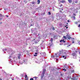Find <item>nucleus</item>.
I'll return each instance as SVG.
<instances>
[{
	"label": "nucleus",
	"mask_w": 80,
	"mask_h": 80,
	"mask_svg": "<svg viewBox=\"0 0 80 80\" xmlns=\"http://www.w3.org/2000/svg\"><path fill=\"white\" fill-rule=\"evenodd\" d=\"M59 55H60V54H64V53H66V51L65 50H62L61 51H60L58 52Z\"/></svg>",
	"instance_id": "obj_1"
},
{
	"label": "nucleus",
	"mask_w": 80,
	"mask_h": 80,
	"mask_svg": "<svg viewBox=\"0 0 80 80\" xmlns=\"http://www.w3.org/2000/svg\"><path fill=\"white\" fill-rule=\"evenodd\" d=\"M42 35H40V36H38V38L39 40H40V38H42Z\"/></svg>",
	"instance_id": "obj_13"
},
{
	"label": "nucleus",
	"mask_w": 80,
	"mask_h": 80,
	"mask_svg": "<svg viewBox=\"0 0 80 80\" xmlns=\"http://www.w3.org/2000/svg\"><path fill=\"white\" fill-rule=\"evenodd\" d=\"M35 55H37V52L35 53Z\"/></svg>",
	"instance_id": "obj_40"
},
{
	"label": "nucleus",
	"mask_w": 80,
	"mask_h": 80,
	"mask_svg": "<svg viewBox=\"0 0 80 80\" xmlns=\"http://www.w3.org/2000/svg\"><path fill=\"white\" fill-rule=\"evenodd\" d=\"M2 18H1V19H0V20H2Z\"/></svg>",
	"instance_id": "obj_56"
},
{
	"label": "nucleus",
	"mask_w": 80,
	"mask_h": 80,
	"mask_svg": "<svg viewBox=\"0 0 80 80\" xmlns=\"http://www.w3.org/2000/svg\"><path fill=\"white\" fill-rule=\"evenodd\" d=\"M21 56V54H18V57L19 59H20V57Z\"/></svg>",
	"instance_id": "obj_4"
},
{
	"label": "nucleus",
	"mask_w": 80,
	"mask_h": 80,
	"mask_svg": "<svg viewBox=\"0 0 80 80\" xmlns=\"http://www.w3.org/2000/svg\"><path fill=\"white\" fill-rule=\"evenodd\" d=\"M72 43H74V41H73L72 42Z\"/></svg>",
	"instance_id": "obj_39"
},
{
	"label": "nucleus",
	"mask_w": 80,
	"mask_h": 80,
	"mask_svg": "<svg viewBox=\"0 0 80 80\" xmlns=\"http://www.w3.org/2000/svg\"><path fill=\"white\" fill-rule=\"evenodd\" d=\"M67 26H68V25H66V26H65V28H66V27H67Z\"/></svg>",
	"instance_id": "obj_38"
},
{
	"label": "nucleus",
	"mask_w": 80,
	"mask_h": 80,
	"mask_svg": "<svg viewBox=\"0 0 80 80\" xmlns=\"http://www.w3.org/2000/svg\"><path fill=\"white\" fill-rule=\"evenodd\" d=\"M64 68H67V69L68 68V66H64Z\"/></svg>",
	"instance_id": "obj_10"
},
{
	"label": "nucleus",
	"mask_w": 80,
	"mask_h": 80,
	"mask_svg": "<svg viewBox=\"0 0 80 80\" xmlns=\"http://www.w3.org/2000/svg\"><path fill=\"white\" fill-rule=\"evenodd\" d=\"M60 13H63V12H62V11L61 10L60 11Z\"/></svg>",
	"instance_id": "obj_30"
},
{
	"label": "nucleus",
	"mask_w": 80,
	"mask_h": 80,
	"mask_svg": "<svg viewBox=\"0 0 80 80\" xmlns=\"http://www.w3.org/2000/svg\"><path fill=\"white\" fill-rule=\"evenodd\" d=\"M76 55V53H75V52H73L72 53V56H75Z\"/></svg>",
	"instance_id": "obj_8"
},
{
	"label": "nucleus",
	"mask_w": 80,
	"mask_h": 80,
	"mask_svg": "<svg viewBox=\"0 0 80 80\" xmlns=\"http://www.w3.org/2000/svg\"><path fill=\"white\" fill-rule=\"evenodd\" d=\"M36 52H38V50H37Z\"/></svg>",
	"instance_id": "obj_44"
},
{
	"label": "nucleus",
	"mask_w": 80,
	"mask_h": 80,
	"mask_svg": "<svg viewBox=\"0 0 80 80\" xmlns=\"http://www.w3.org/2000/svg\"><path fill=\"white\" fill-rule=\"evenodd\" d=\"M35 2H32V4H35Z\"/></svg>",
	"instance_id": "obj_28"
},
{
	"label": "nucleus",
	"mask_w": 80,
	"mask_h": 80,
	"mask_svg": "<svg viewBox=\"0 0 80 80\" xmlns=\"http://www.w3.org/2000/svg\"><path fill=\"white\" fill-rule=\"evenodd\" d=\"M0 23V24H2V22H1Z\"/></svg>",
	"instance_id": "obj_48"
},
{
	"label": "nucleus",
	"mask_w": 80,
	"mask_h": 80,
	"mask_svg": "<svg viewBox=\"0 0 80 80\" xmlns=\"http://www.w3.org/2000/svg\"><path fill=\"white\" fill-rule=\"evenodd\" d=\"M53 38H51L50 40V41H51V43H53Z\"/></svg>",
	"instance_id": "obj_15"
},
{
	"label": "nucleus",
	"mask_w": 80,
	"mask_h": 80,
	"mask_svg": "<svg viewBox=\"0 0 80 80\" xmlns=\"http://www.w3.org/2000/svg\"><path fill=\"white\" fill-rule=\"evenodd\" d=\"M63 38H64V39H67V37H66V36H64L63 37Z\"/></svg>",
	"instance_id": "obj_23"
},
{
	"label": "nucleus",
	"mask_w": 80,
	"mask_h": 80,
	"mask_svg": "<svg viewBox=\"0 0 80 80\" xmlns=\"http://www.w3.org/2000/svg\"><path fill=\"white\" fill-rule=\"evenodd\" d=\"M35 40V38H34V39H33V41H34V40Z\"/></svg>",
	"instance_id": "obj_43"
},
{
	"label": "nucleus",
	"mask_w": 80,
	"mask_h": 80,
	"mask_svg": "<svg viewBox=\"0 0 80 80\" xmlns=\"http://www.w3.org/2000/svg\"><path fill=\"white\" fill-rule=\"evenodd\" d=\"M33 78L34 79V80H37V77H33Z\"/></svg>",
	"instance_id": "obj_17"
},
{
	"label": "nucleus",
	"mask_w": 80,
	"mask_h": 80,
	"mask_svg": "<svg viewBox=\"0 0 80 80\" xmlns=\"http://www.w3.org/2000/svg\"><path fill=\"white\" fill-rule=\"evenodd\" d=\"M72 73L74 72V70H72Z\"/></svg>",
	"instance_id": "obj_36"
},
{
	"label": "nucleus",
	"mask_w": 80,
	"mask_h": 80,
	"mask_svg": "<svg viewBox=\"0 0 80 80\" xmlns=\"http://www.w3.org/2000/svg\"><path fill=\"white\" fill-rule=\"evenodd\" d=\"M80 24H79V25H78V27H80Z\"/></svg>",
	"instance_id": "obj_42"
},
{
	"label": "nucleus",
	"mask_w": 80,
	"mask_h": 80,
	"mask_svg": "<svg viewBox=\"0 0 80 80\" xmlns=\"http://www.w3.org/2000/svg\"><path fill=\"white\" fill-rule=\"evenodd\" d=\"M69 46H70V45H69L68 46H67L68 47Z\"/></svg>",
	"instance_id": "obj_45"
},
{
	"label": "nucleus",
	"mask_w": 80,
	"mask_h": 80,
	"mask_svg": "<svg viewBox=\"0 0 80 80\" xmlns=\"http://www.w3.org/2000/svg\"><path fill=\"white\" fill-rule=\"evenodd\" d=\"M44 14H45V12H44Z\"/></svg>",
	"instance_id": "obj_52"
},
{
	"label": "nucleus",
	"mask_w": 80,
	"mask_h": 80,
	"mask_svg": "<svg viewBox=\"0 0 80 80\" xmlns=\"http://www.w3.org/2000/svg\"><path fill=\"white\" fill-rule=\"evenodd\" d=\"M72 80H78V78H77L76 77H74V78H72Z\"/></svg>",
	"instance_id": "obj_3"
},
{
	"label": "nucleus",
	"mask_w": 80,
	"mask_h": 80,
	"mask_svg": "<svg viewBox=\"0 0 80 80\" xmlns=\"http://www.w3.org/2000/svg\"><path fill=\"white\" fill-rule=\"evenodd\" d=\"M60 2H61V3H65V2H66V1H65V0H62L60 1Z\"/></svg>",
	"instance_id": "obj_7"
},
{
	"label": "nucleus",
	"mask_w": 80,
	"mask_h": 80,
	"mask_svg": "<svg viewBox=\"0 0 80 80\" xmlns=\"http://www.w3.org/2000/svg\"><path fill=\"white\" fill-rule=\"evenodd\" d=\"M0 10H1V8H0Z\"/></svg>",
	"instance_id": "obj_55"
},
{
	"label": "nucleus",
	"mask_w": 80,
	"mask_h": 80,
	"mask_svg": "<svg viewBox=\"0 0 80 80\" xmlns=\"http://www.w3.org/2000/svg\"><path fill=\"white\" fill-rule=\"evenodd\" d=\"M34 56L35 57H37V55H34Z\"/></svg>",
	"instance_id": "obj_35"
},
{
	"label": "nucleus",
	"mask_w": 80,
	"mask_h": 80,
	"mask_svg": "<svg viewBox=\"0 0 80 80\" xmlns=\"http://www.w3.org/2000/svg\"><path fill=\"white\" fill-rule=\"evenodd\" d=\"M45 71H46V69H44V70H43V71L42 72V74H45Z\"/></svg>",
	"instance_id": "obj_11"
},
{
	"label": "nucleus",
	"mask_w": 80,
	"mask_h": 80,
	"mask_svg": "<svg viewBox=\"0 0 80 80\" xmlns=\"http://www.w3.org/2000/svg\"><path fill=\"white\" fill-rule=\"evenodd\" d=\"M38 4H40V0H38Z\"/></svg>",
	"instance_id": "obj_22"
},
{
	"label": "nucleus",
	"mask_w": 80,
	"mask_h": 80,
	"mask_svg": "<svg viewBox=\"0 0 80 80\" xmlns=\"http://www.w3.org/2000/svg\"><path fill=\"white\" fill-rule=\"evenodd\" d=\"M56 60H58V58H57V59H56Z\"/></svg>",
	"instance_id": "obj_47"
},
{
	"label": "nucleus",
	"mask_w": 80,
	"mask_h": 80,
	"mask_svg": "<svg viewBox=\"0 0 80 80\" xmlns=\"http://www.w3.org/2000/svg\"><path fill=\"white\" fill-rule=\"evenodd\" d=\"M42 76H41V79H42L43 78V77H44V75L45 74H42Z\"/></svg>",
	"instance_id": "obj_14"
},
{
	"label": "nucleus",
	"mask_w": 80,
	"mask_h": 80,
	"mask_svg": "<svg viewBox=\"0 0 80 80\" xmlns=\"http://www.w3.org/2000/svg\"><path fill=\"white\" fill-rule=\"evenodd\" d=\"M62 57L63 58H64V59H66V58H67V57L65 56H62Z\"/></svg>",
	"instance_id": "obj_19"
},
{
	"label": "nucleus",
	"mask_w": 80,
	"mask_h": 80,
	"mask_svg": "<svg viewBox=\"0 0 80 80\" xmlns=\"http://www.w3.org/2000/svg\"><path fill=\"white\" fill-rule=\"evenodd\" d=\"M78 0H76L75 2V3H78Z\"/></svg>",
	"instance_id": "obj_24"
},
{
	"label": "nucleus",
	"mask_w": 80,
	"mask_h": 80,
	"mask_svg": "<svg viewBox=\"0 0 80 80\" xmlns=\"http://www.w3.org/2000/svg\"><path fill=\"white\" fill-rule=\"evenodd\" d=\"M6 17H8V16H7Z\"/></svg>",
	"instance_id": "obj_50"
},
{
	"label": "nucleus",
	"mask_w": 80,
	"mask_h": 80,
	"mask_svg": "<svg viewBox=\"0 0 80 80\" xmlns=\"http://www.w3.org/2000/svg\"><path fill=\"white\" fill-rule=\"evenodd\" d=\"M73 18L74 20H75V16H73Z\"/></svg>",
	"instance_id": "obj_32"
},
{
	"label": "nucleus",
	"mask_w": 80,
	"mask_h": 80,
	"mask_svg": "<svg viewBox=\"0 0 80 80\" xmlns=\"http://www.w3.org/2000/svg\"><path fill=\"white\" fill-rule=\"evenodd\" d=\"M75 52H76V53H77V51H76Z\"/></svg>",
	"instance_id": "obj_49"
},
{
	"label": "nucleus",
	"mask_w": 80,
	"mask_h": 80,
	"mask_svg": "<svg viewBox=\"0 0 80 80\" xmlns=\"http://www.w3.org/2000/svg\"><path fill=\"white\" fill-rule=\"evenodd\" d=\"M48 14L49 15H51V12H48Z\"/></svg>",
	"instance_id": "obj_27"
},
{
	"label": "nucleus",
	"mask_w": 80,
	"mask_h": 80,
	"mask_svg": "<svg viewBox=\"0 0 80 80\" xmlns=\"http://www.w3.org/2000/svg\"><path fill=\"white\" fill-rule=\"evenodd\" d=\"M64 40H65L64 39H62L61 40L60 42H63V43H65V41H64Z\"/></svg>",
	"instance_id": "obj_9"
},
{
	"label": "nucleus",
	"mask_w": 80,
	"mask_h": 80,
	"mask_svg": "<svg viewBox=\"0 0 80 80\" xmlns=\"http://www.w3.org/2000/svg\"><path fill=\"white\" fill-rule=\"evenodd\" d=\"M69 3H72V0H68Z\"/></svg>",
	"instance_id": "obj_16"
},
{
	"label": "nucleus",
	"mask_w": 80,
	"mask_h": 80,
	"mask_svg": "<svg viewBox=\"0 0 80 80\" xmlns=\"http://www.w3.org/2000/svg\"><path fill=\"white\" fill-rule=\"evenodd\" d=\"M30 80H36L34 79H33V78H31L30 79Z\"/></svg>",
	"instance_id": "obj_26"
},
{
	"label": "nucleus",
	"mask_w": 80,
	"mask_h": 80,
	"mask_svg": "<svg viewBox=\"0 0 80 80\" xmlns=\"http://www.w3.org/2000/svg\"><path fill=\"white\" fill-rule=\"evenodd\" d=\"M53 38H56V39H57V35H54L53 37Z\"/></svg>",
	"instance_id": "obj_12"
},
{
	"label": "nucleus",
	"mask_w": 80,
	"mask_h": 80,
	"mask_svg": "<svg viewBox=\"0 0 80 80\" xmlns=\"http://www.w3.org/2000/svg\"><path fill=\"white\" fill-rule=\"evenodd\" d=\"M60 26H62V24H60Z\"/></svg>",
	"instance_id": "obj_37"
},
{
	"label": "nucleus",
	"mask_w": 80,
	"mask_h": 80,
	"mask_svg": "<svg viewBox=\"0 0 80 80\" xmlns=\"http://www.w3.org/2000/svg\"><path fill=\"white\" fill-rule=\"evenodd\" d=\"M40 41V39H38L37 40V41H35L34 42V43H38V42L39 41Z\"/></svg>",
	"instance_id": "obj_6"
},
{
	"label": "nucleus",
	"mask_w": 80,
	"mask_h": 80,
	"mask_svg": "<svg viewBox=\"0 0 80 80\" xmlns=\"http://www.w3.org/2000/svg\"><path fill=\"white\" fill-rule=\"evenodd\" d=\"M73 4H74V3H72V5H73Z\"/></svg>",
	"instance_id": "obj_54"
},
{
	"label": "nucleus",
	"mask_w": 80,
	"mask_h": 80,
	"mask_svg": "<svg viewBox=\"0 0 80 80\" xmlns=\"http://www.w3.org/2000/svg\"><path fill=\"white\" fill-rule=\"evenodd\" d=\"M0 17H4V16L3 15H2V14H0Z\"/></svg>",
	"instance_id": "obj_21"
},
{
	"label": "nucleus",
	"mask_w": 80,
	"mask_h": 80,
	"mask_svg": "<svg viewBox=\"0 0 80 80\" xmlns=\"http://www.w3.org/2000/svg\"><path fill=\"white\" fill-rule=\"evenodd\" d=\"M68 22H70V21H69V20H68Z\"/></svg>",
	"instance_id": "obj_41"
},
{
	"label": "nucleus",
	"mask_w": 80,
	"mask_h": 80,
	"mask_svg": "<svg viewBox=\"0 0 80 80\" xmlns=\"http://www.w3.org/2000/svg\"><path fill=\"white\" fill-rule=\"evenodd\" d=\"M62 4H61V5H60V7H62Z\"/></svg>",
	"instance_id": "obj_33"
},
{
	"label": "nucleus",
	"mask_w": 80,
	"mask_h": 80,
	"mask_svg": "<svg viewBox=\"0 0 80 80\" xmlns=\"http://www.w3.org/2000/svg\"><path fill=\"white\" fill-rule=\"evenodd\" d=\"M51 58H52L55 59V56H51Z\"/></svg>",
	"instance_id": "obj_20"
},
{
	"label": "nucleus",
	"mask_w": 80,
	"mask_h": 80,
	"mask_svg": "<svg viewBox=\"0 0 80 80\" xmlns=\"http://www.w3.org/2000/svg\"><path fill=\"white\" fill-rule=\"evenodd\" d=\"M59 54H60V53H56L54 56L55 57L57 58V57H58V55H59Z\"/></svg>",
	"instance_id": "obj_2"
},
{
	"label": "nucleus",
	"mask_w": 80,
	"mask_h": 80,
	"mask_svg": "<svg viewBox=\"0 0 80 80\" xmlns=\"http://www.w3.org/2000/svg\"><path fill=\"white\" fill-rule=\"evenodd\" d=\"M0 80H2V79H0Z\"/></svg>",
	"instance_id": "obj_51"
},
{
	"label": "nucleus",
	"mask_w": 80,
	"mask_h": 80,
	"mask_svg": "<svg viewBox=\"0 0 80 80\" xmlns=\"http://www.w3.org/2000/svg\"><path fill=\"white\" fill-rule=\"evenodd\" d=\"M25 78H27V75L25 74Z\"/></svg>",
	"instance_id": "obj_31"
},
{
	"label": "nucleus",
	"mask_w": 80,
	"mask_h": 80,
	"mask_svg": "<svg viewBox=\"0 0 80 80\" xmlns=\"http://www.w3.org/2000/svg\"><path fill=\"white\" fill-rule=\"evenodd\" d=\"M79 54H80V52H79Z\"/></svg>",
	"instance_id": "obj_58"
},
{
	"label": "nucleus",
	"mask_w": 80,
	"mask_h": 80,
	"mask_svg": "<svg viewBox=\"0 0 80 80\" xmlns=\"http://www.w3.org/2000/svg\"><path fill=\"white\" fill-rule=\"evenodd\" d=\"M67 38H68V39H70V38H72L70 37V35H67Z\"/></svg>",
	"instance_id": "obj_5"
},
{
	"label": "nucleus",
	"mask_w": 80,
	"mask_h": 80,
	"mask_svg": "<svg viewBox=\"0 0 80 80\" xmlns=\"http://www.w3.org/2000/svg\"><path fill=\"white\" fill-rule=\"evenodd\" d=\"M63 70L64 71V72H65V71H67V70H66V69H63Z\"/></svg>",
	"instance_id": "obj_29"
},
{
	"label": "nucleus",
	"mask_w": 80,
	"mask_h": 80,
	"mask_svg": "<svg viewBox=\"0 0 80 80\" xmlns=\"http://www.w3.org/2000/svg\"><path fill=\"white\" fill-rule=\"evenodd\" d=\"M25 80H28V77L26 78Z\"/></svg>",
	"instance_id": "obj_25"
},
{
	"label": "nucleus",
	"mask_w": 80,
	"mask_h": 80,
	"mask_svg": "<svg viewBox=\"0 0 80 80\" xmlns=\"http://www.w3.org/2000/svg\"><path fill=\"white\" fill-rule=\"evenodd\" d=\"M61 75H62V74H61Z\"/></svg>",
	"instance_id": "obj_57"
},
{
	"label": "nucleus",
	"mask_w": 80,
	"mask_h": 80,
	"mask_svg": "<svg viewBox=\"0 0 80 80\" xmlns=\"http://www.w3.org/2000/svg\"><path fill=\"white\" fill-rule=\"evenodd\" d=\"M62 10H63V9H62Z\"/></svg>",
	"instance_id": "obj_53"
},
{
	"label": "nucleus",
	"mask_w": 80,
	"mask_h": 80,
	"mask_svg": "<svg viewBox=\"0 0 80 80\" xmlns=\"http://www.w3.org/2000/svg\"><path fill=\"white\" fill-rule=\"evenodd\" d=\"M39 34H38V35H39Z\"/></svg>",
	"instance_id": "obj_59"
},
{
	"label": "nucleus",
	"mask_w": 80,
	"mask_h": 80,
	"mask_svg": "<svg viewBox=\"0 0 80 80\" xmlns=\"http://www.w3.org/2000/svg\"><path fill=\"white\" fill-rule=\"evenodd\" d=\"M66 28L67 29V28H68V27H66Z\"/></svg>",
	"instance_id": "obj_46"
},
{
	"label": "nucleus",
	"mask_w": 80,
	"mask_h": 80,
	"mask_svg": "<svg viewBox=\"0 0 80 80\" xmlns=\"http://www.w3.org/2000/svg\"><path fill=\"white\" fill-rule=\"evenodd\" d=\"M75 23L76 24H77V23H78V22H75Z\"/></svg>",
	"instance_id": "obj_34"
},
{
	"label": "nucleus",
	"mask_w": 80,
	"mask_h": 80,
	"mask_svg": "<svg viewBox=\"0 0 80 80\" xmlns=\"http://www.w3.org/2000/svg\"><path fill=\"white\" fill-rule=\"evenodd\" d=\"M52 30H55V28H54V27H53V26H52Z\"/></svg>",
	"instance_id": "obj_18"
}]
</instances>
